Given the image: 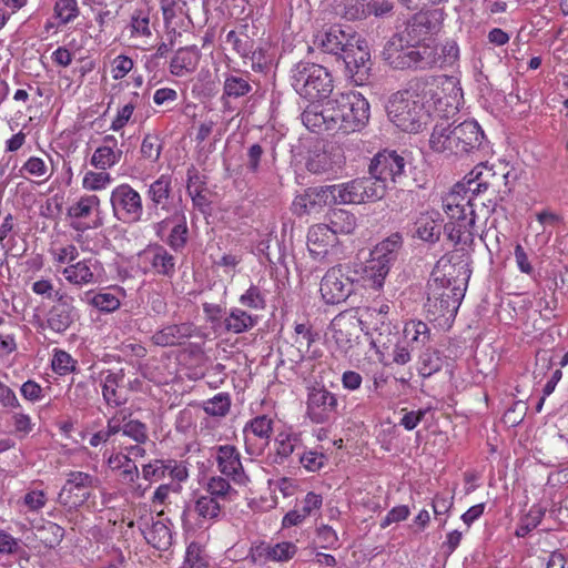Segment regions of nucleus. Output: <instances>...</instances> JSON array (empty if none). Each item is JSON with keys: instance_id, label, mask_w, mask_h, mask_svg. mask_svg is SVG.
Returning a JSON list of instances; mask_svg holds the SVG:
<instances>
[{"instance_id": "obj_1", "label": "nucleus", "mask_w": 568, "mask_h": 568, "mask_svg": "<svg viewBox=\"0 0 568 568\" xmlns=\"http://www.w3.org/2000/svg\"><path fill=\"white\" fill-rule=\"evenodd\" d=\"M453 258L454 255L443 256L432 273L425 307L434 320L455 317L465 295L469 265L466 261L453 264Z\"/></svg>"}, {"instance_id": "obj_2", "label": "nucleus", "mask_w": 568, "mask_h": 568, "mask_svg": "<svg viewBox=\"0 0 568 568\" xmlns=\"http://www.w3.org/2000/svg\"><path fill=\"white\" fill-rule=\"evenodd\" d=\"M516 180L515 171L506 166L495 170L478 164L454 187L468 199L473 196L474 203L479 195L489 192L491 196L487 199L488 203L481 202V205L487 207L488 213H494L497 207L504 209L503 203L510 197Z\"/></svg>"}, {"instance_id": "obj_3", "label": "nucleus", "mask_w": 568, "mask_h": 568, "mask_svg": "<svg viewBox=\"0 0 568 568\" xmlns=\"http://www.w3.org/2000/svg\"><path fill=\"white\" fill-rule=\"evenodd\" d=\"M484 141V131L474 120L459 124L440 122L433 129L429 145L434 152L462 156L480 150Z\"/></svg>"}, {"instance_id": "obj_4", "label": "nucleus", "mask_w": 568, "mask_h": 568, "mask_svg": "<svg viewBox=\"0 0 568 568\" xmlns=\"http://www.w3.org/2000/svg\"><path fill=\"white\" fill-rule=\"evenodd\" d=\"M476 205L473 196L468 199L455 187L443 199V209L449 217L444 225V233L455 245H463L462 256L468 255L465 247H470L474 243Z\"/></svg>"}, {"instance_id": "obj_5", "label": "nucleus", "mask_w": 568, "mask_h": 568, "mask_svg": "<svg viewBox=\"0 0 568 568\" xmlns=\"http://www.w3.org/2000/svg\"><path fill=\"white\" fill-rule=\"evenodd\" d=\"M384 61L394 70H429L436 68V45H417L393 34L382 52Z\"/></svg>"}, {"instance_id": "obj_6", "label": "nucleus", "mask_w": 568, "mask_h": 568, "mask_svg": "<svg viewBox=\"0 0 568 568\" xmlns=\"http://www.w3.org/2000/svg\"><path fill=\"white\" fill-rule=\"evenodd\" d=\"M334 130L344 133L362 130L369 120V103L365 97L355 91L342 92L328 99Z\"/></svg>"}, {"instance_id": "obj_7", "label": "nucleus", "mask_w": 568, "mask_h": 568, "mask_svg": "<svg viewBox=\"0 0 568 568\" xmlns=\"http://www.w3.org/2000/svg\"><path fill=\"white\" fill-rule=\"evenodd\" d=\"M291 81L295 92L310 101L327 99L333 92V78L323 65L301 61L291 69Z\"/></svg>"}, {"instance_id": "obj_8", "label": "nucleus", "mask_w": 568, "mask_h": 568, "mask_svg": "<svg viewBox=\"0 0 568 568\" xmlns=\"http://www.w3.org/2000/svg\"><path fill=\"white\" fill-rule=\"evenodd\" d=\"M388 119L402 131L419 132L428 122L429 113L423 102L406 91L394 93L386 105Z\"/></svg>"}, {"instance_id": "obj_9", "label": "nucleus", "mask_w": 568, "mask_h": 568, "mask_svg": "<svg viewBox=\"0 0 568 568\" xmlns=\"http://www.w3.org/2000/svg\"><path fill=\"white\" fill-rule=\"evenodd\" d=\"M407 161L397 151L384 150L378 152L369 164L371 178L378 184L386 187L387 182L406 186L407 181Z\"/></svg>"}, {"instance_id": "obj_10", "label": "nucleus", "mask_w": 568, "mask_h": 568, "mask_svg": "<svg viewBox=\"0 0 568 568\" xmlns=\"http://www.w3.org/2000/svg\"><path fill=\"white\" fill-rule=\"evenodd\" d=\"M333 195L336 204H362L376 201L384 196V185L373 178L354 179L345 183L333 184Z\"/></svg>"}, {"instance_id": "obj_11", "label": "nucleus", "mask_w": 568, "mask_h": 568, "mask_svg": "<svg viewBox=\"0 0 568 568\" xmlns=\"http://www.w3.org/2000/svg\"><path fill=\"white\" fill-rule=\"evenodd\" d=\"M55 303L50 307L45 318L36 316L34 323L41 329H49L55 335L65 332L80 318L79 311L73 305V297L55 292Z\"/></svg>"}, {"instance_id": "obj_12", "label": "nucleus", "mask_w": 568, "mask_h": 568, "mask_svg": "<svg viewBox=\"0 0 568 568\" xmlns=\"http://www.w3.org/2000/svg\"><path fill=\"white\" fill-rule=\"evenodd\" d=\"M402 245V237L396 234L381 242L371 253L365 272L373 282L374 288H381L388 274L392 264L396 261L398 250Z\"/></svg>"}, {"instance_id": "obj_13", "label": "nucleus", "mask_w": 568, "mask_h": 568, "mask_svg": "<svg viewBox=\"0 0 568 568\" xmlns=\"http://www.w3.org/2000/svg\"><path fill=\"white\" fill-rule=\"evenodd\" d=\"M113 216L124 223L133 224L142 221L144 213L141 194L128 183L114 187L110 195Z\"/></svg>"}, {"instance_id": "obj_14", "label": "nucleus", "mask_w": 568, "mask_h": 568, "mask_svg": "<svg viewBox=\"0 0 568 568\" xmlns=\"http://www.w3.org/2000/svg\"><path fill=\"white\" fill-rule=\"evenodd\" d=\"M346 74L355 85H364L371 78L373 62L367 42L361 36L352 38L345 53H341Z\"/></svg>"}, {"instance_id": "obj_15", "label": "nucleus", "mask_w": 568, "mask_h": 568, "mask_svg": "<svg viewBox=\"0 0 568 568\" xmlns=\"http://www.w3.org/2000/svg\"><path fill=\"white\" fill-rule=\"evenodd\" d=\"M98 485V477L91 474L70 471L58 495V503L64 507L79 508L92 497V491Z\"/></svg>"}, {"instance_id": "obj_16", "label": "nucleus", "mask_w": 568, "mask_h": 568, "mask_svg": "<svg viewBox=\"0 0 568 568\" xmlns=\"http://www.w3.org/2000/svg\"><path fill=\"white\" fill-rule=\"evenodd\" d=\"M440 29V18L437 10L419 11L414 13L395 34L417 45H436L428 41Z\"/></svg>"}, {"instance_id": "obj_17", "label": "nucleus", "mask_w": 568, "mask_h": 568, "mask_svg": "<svg viewBox=\"0 0 568 568\" xmlns=\"http://www.w3.org/2000/svg\"><path fill=\"white\" fill-rule=\"evenodd\" d=\"M306 415L315 424H326L338 415L337 395L323 385L307 388Z\"/></svg>"}, {"instance_id": "obj_18", "label": "nucleus", "mask_w": 568, "mask_h": 568, "mask_svg": "<svg viewBox=\"0 0 568 568\" xmlns=\"http://www.w3.org/2000/svg\"><path fill=\"white\" fill-rule=\"evenodd\" d=\"M331 329L337 346L348 351L359 343L364 323L353 310H348L333 318Z\"/></svg>"}, {"instance_id": "obj_19", "label": "nucleus", "mask_w": 568, "mask_h": 568, "mask_svg": "<svg viewBox=\"0 0 568 568\" xmlns=\"http://www.w3.org/2000/svg\"><path fill=\"white\" fill-rule=\"evenodd\" d=\"M320 292L326 304H338L352 294L353 281L344 273L341 265L334 266L323 276Z\"/></svg>"}, {"instance_id": "obj_20", "label": "nucleus", "mask_w": 568, "mask_h": 568, "mask_svg": "<svg viewBox=\"0 0 568 568\" xmlns=\"http://www.w3.org/2000/svg\"><path fill=\"white\" fill-rule=\"evenodd\" d=\"M272 433L273 419L267 415L252 418L243 429L246 453L252 456L261 455L268 445Z\"/></svg>"}, {"instance_id": "obj_21", "label": "nucleus", "mask_w": 568, "mask_h": 568, "mask_svg": "<svg viewBox=\"0 0 568 568\" xmlns=\"http://www.w3.org/2000/svg\"><path fill=\"white\" fill-rule=\"evenodd\" d=\"M215 459L221 474L232 479L236 485H247L250 478L244 470L241 453L234 445L217 446Z\"/></svg>"}, {"instance_id": "obj_22", "label": "nucleus", "mask_w": 568, "mask_h": 568, "mask_svg": "<svg viewBox=\"0 0 568 568\" xmlns=\"http://www.w3.org/2000/svg\"><path fill=\"white\" fill-rule=\"evenodd\" d=\"M172 192V176L170 174H162L149 184L146 190L149 214L159 216L160 211L171 212Z\"/></svg>"}, {"instance_id": "obj_23", "label": "nucleus", "mask_w": 568, "mask_h": 568, "mask_svg": "<svg viewBox=\"0 0 568 568\" xmlns=\"http://www.w3.org/2000/svg\"><path fill=\"white\" fill-rule=\"evenodd\" d=\"M332 185L308 187L293 201L294 213L298 216L311 213L317 207L334 205Z\"/></svg>"}, {"instance_id": "obj_24", "label": "nucleus", "mask_w": 568, "mask_h": 568, "mask_svg": "<svg viewBox=\"0 0 568 568\" xmlns=\"http://www.w3.org/2000/svg\"><path fill=\"white\" fill-rule=\"evenodd\" d=\"M100 199L97 195L81 196L77 203L68 210V215L77 221L71 223V227L78 232H84L91 229H99L103 225V220L97 216L92 223L83 222L82 219L91 215L93 211L99 212Z\"/></svg>"}, {"instance_id": "obj_25", "label": "nucleus", "mask_w": 568, "mask_h": 568, "mask_svg": "<svg viewBox=\"0 0 568 568\" xmlns=\"http://www.w3.org/2000/svg\"><path fill=\"white\" fill-rule=\"evenodd\" d=\"M102 264L94 257L85 258L70 264L63 271V275L71 284L83 286L95 284L102 276Z\"/></svg>"}, {"instance_id": "obj_26", "label": "nucleus", "mask_w": 568, "mask_h": 568, "mask_svg": "<svg viewBox=\"0 0 568 568\" xmlns=\"http://www.w3.org/2000/svg\"><path fill=\"white\" fill-rule=\"evenodd\" d=\"M357 33L346 32L339 26H332L328 30L318 33L314 43L322 49L323 52L334 54L341 58V53H345L346 47L352 38H356Z\"/></svg>"}, {"instance_id": "obj_27", "label": "nucleus", "mask_w": 568, "mask_h": 568, "mask_svg": "<svg viewBox=\"0 0 568 568\" xmlns=\"http://www.w3.org/2000/svg\"><path fill=\"white\" fill-rule=\"evenodd\" d=\"M196 326L191 322L180 324H170L155 332L151 341L154 345L161 347H170L182 345L185 339L194 336Z\"/></svg>"}, {"instance_id": "obj_28", "label": "nucleus", "mask_w": 568, "mask_h": 568, "mask_svg": "<svg viewBox=\"0 0 568 568\" xmlns=\"http://www.w3.org/2000/svg\"><path fill=\"white\" fill-rule=\"evenodd\" d=\"M246 26L240 30H231L226 34L225 42L231 44L232 49L245 60H250L252 68L262 67V52L255 50V41L245 32Z\"/></svg>"}, {"instance_id": "obj_29", "label": "nucleus", "mask_w": 568, "mask_h": 568, "mask_svg": "<svg viewBox=\"0 0 568 568\" xmlns=\"http://www.w3.org/2000/svg\"><path fill=\"white\" fill-rule=\"evenodd\" d=\"M253 90L248 72L232 71L224 74L223 93L221 100L224 104L231 100L246 97Z\"/></svg>"}, {"instance_id": "obj_30", "label": "nucleus", "mask_w": 568, "mask_h": 568, "mask_svg": "<svg viewBox=\"0 0 568 568\" xmlns=\"http://www.w3.org/2000/svg\"><path fill=\"white\" fill-rule=\"evenodd\" d=\"M252 551V557L255 561H288L296 554L297 547L291 541L277 542L275 545L261 542Z\"/></svg>"}, {"instance_id": "obj_31", "label": "nucleus", "mask_w": 568, "mask_h": 568, "mask_svg": "<svg viewBox=\"0 0 568 568\" xmlns=\"http://www.w3.org/2000/svg\"><path fill=\"white\" fill-rule=\"evenodd\" d=\"M201 52L196 45L180 48L170 61V72L175 77L193 73L200 62Z\"/></svg>"}, {"instance_id": "obj_32", "label": "nucleus", "mask_w": 568, "mask_h": 568, "mask_svg": "<svg viewBox=\"0 0 568 568\" xmlns=\"http://www.w3.org/2000/svg\"><path fill=\"white\" fill-rule=\"evenodd\" d=\"M145 256L155 274L169 278L174 276L176 260L164 246L160 244L150 245L145 250Z\"/></svg>"}, {"instance_id": "obj_33", "label": "nucleus", "mask_w": 568, "mask_h": 568, "mask_svg": "<svg viewBox=\"0 0 568 568\" xmlns=\"http://www.w3.org/2000/svg\"><path fill=\"white\" fill-rule=\"evenodd\" d=\"M336 242L337 237L326 224H316L308 230L307 247L315 257L327 254L328 248L334 246Z\"/></svg>"}, {"instance_id": "obj_34", "label": "nucleus", "mask_w": 568, "mask_h": 568, "mask_svg": "<svg viewBox=\"0 0 568 568\" xmlns=\"http://www.w3.org/2000/svg\"><path fill=\"white\" fill-rule=\"evenodd\" d=\"M328 100L323 105L311 104L302 113L303 124L313 132L334 130Z\"/></svg>"}, {"instance_id": "obj_35", "label": "nucleus", "mask_w": 568, "mask_h": 568, "mask_svg": "<svg viewBox=\"0 0 568 568\" xmlns=\"http://www.w3.org/2000/svg\"><path fill=\"white\" fill-rule=\"evenodd\" d=\"M260 316L248 313L241 307H232L223 318L224 329L233 334H243L254 328Z\"/></svg>"}, {"instance_id": "obj_36", "label": "nucleus", "mask_w": 568, "mask_h": 568, "mask_svg": "<svg viewBox=\"0 0 568 568\" xmlns=\"http://www.w3.org/2000/svg\"><path fill=\"white\" fill-rule=\"evenodd\" d=\"M124 381V371H108L102 382V396L108 406L120 407L125 403V398L121 396L119 387Z\"/></svg>"}, {"instance_id": "obj_37", "label": "nucleus", "mask_w": 568, "mask_h": 568, "mask_svg": "<svg viewBox=\"0 0 568 568\" xmlns=\"http://www.w3.org/2000/svg\"><path fill=\"white\" fill-rule=\"evenodd\" d=\"M301 435L294 432H281L274 439V458L273 463L277 465L284 464L292 454L301 446Z\"/></svg>"}, {"instance_id": "obj_38", "label": "nucleus", "mask_w": 568, "mask_h": 568, "mask_svg": "<svg viewBox=\"0 0 568 568\" xmlns=\"http://www.w3.org/2000/svg\"><path fill=\"white\" fill-rule=\"evenodd\" d=\"M405 343L410 346L412 351L420 352L430 339V331L428 325L423 321L412 320L407 322L403 329Z\"/></svg>"}, {"instance_id": "obj_39", "label": "nucleus", "mask_w": 568, "mask_h": 568, "mask_svg": "<svg viewBox=\"0 0 568 568\" xmlns=\"http://www.w3.org/2000/svg\"><path fill=\"white\" fill-rule=\"evenodd\" d=\"M396 327L390 321L378 320L375 321L373 332L371 333L372 346L381 352V349H388L397 338Z\"/></svg>"}, {"instance_id": "obj_40", "label": "nucleus", "mask_w": 568, "mask_h": 568, "mask_svg": "<svg viewBox=\"0 0 568 568\" xmlns=\"http://www.w3.org/2000/svg\"><path fill=\"white\" fill-rule=\"evenodd\" d=\"M148 544L158 550H168L172 545L171 529L162 521H155L144 535Z\"/></svg>"}, {"instance_id": "obj_41", "label": "nucleus", "mask_w": 568, "mask_h": 568, "mask_svg": "<svg viewBox=\"0 0 568 568\" xmlns=\"http://www.w3.org/2000/svg\"><path fill=\"white\" fill-rule=\"evenodd\" d=\"M295 344H297V358L296 362L303 361L310 352L312 344L318 338V334L312 329L307 324H295Z\"/></svg>"}, {"instance_id": "obj_42", "label": "nucleus", "mask_w": 568, "mask_h": 568, "mask_svg": "<svg viewBox=\"0 0 568 568\" xmlns=\"http://www.w3.org/2000/svg\"><path fill=\"white\" fill-rule=\"evenodd\" d=\"M36 531L37 538L47 548H55L64 538V529L52 521H47L45 524L38 526Z\"/></svg>"}, {"instance_id": "obj_43", "label": "nucleus", "mask_w": 568, "mask_h": 568, "mask_svg": "<svg viewBox=\"0 0 568 568\" xmlns=\"http://www.w3.org/2000/svg\"><path fill=\"white\" fill-rule=\"evenodd\" d=\"M329 223L326 224L333 234H349L355 229V216L345 210H334L328 219Z\"/></svg>"}, {"instance_id": "obj_44", "label": "nucleus", "mask_w": 568, "mask_h": 568, "mask_svg": "<svg viewBox=\"0 0 568 568\" xmlns=\"http://www.w3.org/2000/svg\"><path fill=\"white\" fill-rule=\"evenodd\" d=\"M124 420L125 415L116 413L108 419L106 427L104 429H101L91 436L89 444L92 447H98L100 444L106 443L112 436L121 432L122 423Z\"/></svg>"}, {"instance_id": "obj_45", "label": "nucleus", "mask_w": 568, "mask_h": 568, "mask_svg": "<svg viewBox=\"0 0 568 568\" xmlns=\"http://www.w3.org/2000/svg\"><path fill=\"white\" fill-rule=\"evenodd\" d=\"M187 235L186 217L184 213L181 212L180 219H178L176 224L172 227L164 241L174 252H181L187 243Z\"/></svg>"}, {"instance_id": "obj_46", "label": "nucleus", "mask_w": 568, "mask_h": 568, "mask_svg": "<svg viewBox=\"0 0 568 568\" xmlns=\"http://www.w3.org/2000/svg\"><path fill=\"white\" fill-rule=\"evenodd\" d=\"M122 155V151L112 150V145L99 146L91 159V164L99 170H106L115 165Z\"/></svg>"}, {"instance_id": "obj_47", "label": "nucleus", "mask_w": 568, "mask_h": 568, "mask_svg": "<svg viewBox=\"0 0 568 568\" xmlns=\"http://www.w3.org/2000/svg\"><path fill=\"white\" fill-rule=\"evenodd\" d=\"M419 374L424 377H429L437 373L443 366V359L439 352L430 348H426L424 352H419Z\"/></svg>"}, {"instance_id": "obj_48", "label": "nucleus", "mask_w": 568, "mask_h": 568, "mask_svg": "<svg viewBox=\"0 0 568 568\" xmlns=\"http://www.w3.org/2000/svg\"><path fill=\"white\" fill-rule=\"evenodd\" d=\"M128 28L132 38H150L152 32L149 12L141 9L135 10L131 16Z\"/></svg>"}, {"instance_id": "obj_49", "label": "nucleus", "mask_w": 568, "mask_h": 568, "mask_svg": "<svg viewBox=\"0 0 568 568\" xmlns=\"http://www.w3.org/2000/svg\"><path fill=\"white\" fill-rule=\"evenodd\" d=\"M416 234L417 236L429 243H435L439 240L440 236V224H438L430 216H422L416 223Z\"/></svg>"}, {"instance_id": "obj_50", "label": "nucleus", "mask_w": 568, "mask_h": 568, "mask_svg": "<svg viewBox=\"0 0 568 568\" xmlns=\"http://www.w3.org/2000/svg\"><path fill=\"white\" fill-rule=\"evenodd\" d=\"M194 510L204 519H216L221 514L222 506L219 499L206 494L196 499Z\"/></svg>"}, {"instance_id": "obj_51", "label": "nucleus", "mask_w": 568, "mask_h": 568, "mask_svg": "<svg viewBox=\"0 0 568 568\" xmlns=\"http://www.w3.org/2000/svg\"><path fill=\"white\" fill-rule=\"evenodd\" d=\"M545 515V510L540 506H532L529 511L520 518L516 529L517 537H525L534 530L540 523Z\"/></svg>"}, {"instance_id": "obj_52", "label": "nucleus", "mask_w": 568, "mask_h": 568, "mask_svg": "<svg viewBox=\"0 0 568 568\" xmlns=\"http://www.w3.org/2000/svg\"><path fill=\"white\" fill-rule=\"evenodd\" d=\"M341 14L349 21L362 20L369 16L366 0H343Z\"/></svg>"}, {"instance_id": "obj_53", "label": "nucleus", "mask_w": 568, "mask_h": 568, "mask_svg": "<svg viewBox=\"0 0 568 568\" xmlns=\"http://www.w3.org/2000/svg\"><path fill=\"white\" fill-rule=\"evenodd\" d=\"M231 407V397L227 393H220L204 402L203 409L211 416H225Z\"/></svg>"}, {"instance_id": "obj_54", "label": "nucleus", "mask_w": 568, "mask_h": 568, "mask_svg": "<svg viewBox=\"0 0 568 568\" xmlns=\"http://www.w3.org/2000/svg\"><path fill=\"white\" fill-rule=\"evenodd\" d=\"M206 493L220 501H225L234 490L226 478L214 476L206 484Z\"/></svg>"}, {"instance_id": "obj_55", "label": "nucleus", "mask_w": 568, "mask_h": 568, "mask_svg": "<svg viewBox=\"0 0 568 568\" xmlns=\"http://www.w3.org/2000/svg\"><path fill=\"white\" fill-rule=\"evenodd\" d=\"M162 149L163 145L160 138L155 134L148 133L143 138L140 152L144 159L155 163L161 156Z\"/></svg>"}, {"instance_id": "obj_56", "label": "nucleus", "mask_w": 568, "mask_h": 568, "mask_svg": "<svg viewBox=\"0 0 568 568\" xmlns=\"http://www.w3.org/2000/svg\"><path fill=\"white\" fill-rule=\"evenodd\" d=\"M242 306L260 311L266 307L265 296L256 285H251L239 298Z\"/></svg>"}, {"instance_id": "obj_57", "label": "nucleus", "mask_w": 568, "mask_h": 568, "mask_svg": "<svg viewBox=\"0 0 568 568\" xmlns=\"http://www.w3.org/2000/svg\"><path fill=\"white\" fill-rule=\"evenodd\" d=\"M80 13L77 0H57L54 14L60 19L61 24L73 21Z\"/></svg>"}, {"instance_id": "obj_58", "label": "nucleus", "mask_w": 568, "mask_h": 568, "mask_svg": "<svg viewBox=\"0 0 568 568\" xmlns=\"http://www.w3.org/2000/svg\"><path fill=\"white\" fill-rule=\"evenodd\" d=\"M436 57L438 58L436 67L444 68L453 65L459 59L458 44L455 40H447L442 47V53H438V48L436 47Z\"/></svg>"}, {"instance_id": "obj_59", "label": "nucleus", "mask_w": 568, "mask_h": 568, "mask_svg": "<svg viewBox=\"0 0 568 568\" xmlns=\"http://www.w3.org/2000/svg\"><path fill=\"white\" fill-rule=\"evenodd\" d=\"M121 432L123 435L132 438L138 444H143L148 439V428L145 424L136 419H126L122 423Z\"/></svg>"}, {"instance_id": "obj_60", "label": "nucleus", "mask_w": 568, "mask_h": 568, "mask_svg": "<svg viewBox=\"0 0 568 568\" xmlns=\"http://www.w3.org/2000/svg\"><path fill=\"white\" fill-rule=\"evenodd\" d=\"M77 361L62 349H55L52 358V368L59 375H65L75 371Z\"/></svg>"}, {"instance_id": "obj_61", "label": "nucleus", "mask_w": 568, "mask_h": 568, "mask_svg": "<svg viewBox=\"0 0 568 568\" xmlns=\"http://www.w3.org/2000/svg\"><path fill=\"white\" fill-rule=\"evenodd\" d=\"M185 565L190 568H207L209 562L205 551L196 542H191L186 548Z\"/></svg>"}, {"instance_id": "obj_62", "label": "nucleus", "mask_w": 568, "mask_h": 568, "mask_svg": "<svg viewBox=\"0 0 568 568\" xmlns=\"http://www.w3.org/2000/svg\"><path fill=\"white\" fill-rule=\"evenodd\" d=\"M111 181L112 178L108 172L89 171L85 173L82 184L85 190L98 191L104 189Z\"/></svg>"}, {"instance_id": "obj_63", "label": "nucleus", "mask_w": 568, "mask_h": 568, "mask_svg": "<svg viewBox=\"0 0 568 568\" xmlns=\"http://www.w3.org/2000/svg\"><path fill=\"white\" fill-rule=\"evenodd\" d=\"M264 154L265 150L260 143H253L247 148L244 164L250 173L256 174L260 171Z\"/></svg>"}, {"instance_id": "obj_64", "label": "nucleus", "mask_w": 568, "mask_h": 568, "mask_svg": "<svg viewBox=\"0 0 568 568\" xmlns=\"http://www.w3.org/2000/svg\"><path fill=\"white\" fill-rule=\"evenodd\" d=\"M169 468H171V463L156 459L143 466L142 475L145 480L156 481L165 477Z\"/></svg>"}]
</instances>
